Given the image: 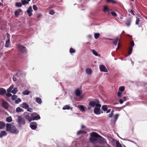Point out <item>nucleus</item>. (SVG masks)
<instances>
[{
  "label": "nucleus",
  "mask_w": 147,
  "mask_h": 147,
  "mask_svg": "<svg viewBox=\"0 0 147 147\" xmlns=\"http://www.w3.org/2000/svg\"><path fill=\"white\" fill-rule=\"evenodd\" d=\"M32 11L33 10L32 9V7L31 6H30L27 11V13L29 17H30L32 15Z\"/></svg>",
  "instance_id": "nucleus-12"
},
{
  "label": "nucleus",
  "mask_w": 147,
  "mask_h": 147,
  "mask_svg": "<svg viewBox=\"0 0 147 147\" xmlns=\"http://www.w3.org/2000/svg\"><path fill=\"white\" fill-rule=\"evenodd\" d=\"M117 47H118L119 48L120 47L119 43L118 44V46H117Z\"/></svg>",
  "instance_id": "nucleus-64"
},
{
  "label": "nucleus",
  "mask_w": 147,
  "mask_h": 147,
  "mask_svg": "<svg viewBox=\"0 0 147 147\" xmlns=\"http://www.w3.org/2000/svg\"><path fill=\"white\" fill-rule=\"evenodd\" d=\"M24 114L25 115V119L29 122H31L32 120L31 116V117H30L29 115H28L29 113L27 112H25Z\"/></svg>",
  "instance_id": "nucleus-8"
},
{
  "label": "nucleus",
  "mask_w": 147,
  "mask_h": 147,
  "mask_svg": "<svg viewBox=\"0 0 147 147\" xmlns=\"http://www.w3.org/2000/svg\"><path fill=\"white\" fill-rule=\"evenodd\" d=\"M134 41H131L130 43V46L129 48V51L128 52V55H130L131 54L133 50V47L134 46Z\"/></svg>",
  "instance_id": "nucleus-6"
},
{
  "label": "nucleus",
  "mask_w": 147,
  "mask_h": 147,
  "mask_svg": "<svg viewBox=\"0 0 147 147\" xmlns=\"http://www.w3.org/2000/svg\"><path fill=\"white\" fill-rule=\"evenodd\" d=\"M10 45V38L8 37V40L6 41L5 47H9Z\"/></svg>",
  "instance_id": "nucleus-23"
},
{
  "label": "nucleus",
  "mask_w": 147,
  "mask_h": 147,
  "mask_svg": "<svg viewBox=\"0 0 147 147\" xmlns=\"http://www.w3.org/2000/svg\"><path fill=\"white\" fill-rule=\"evenodd\" d=\"M126 98H127V97L124 96L123 98V100L124 101H125L127 100Z\"/></svg>",
  "instance_id": "nucleus-57"
},
{
  "label": "nucleus",
  "mask_w": 147,
  "mask_h": 147,
  "mask_svg": "<svg viewBox=\"0 0 147 147\" xmlns=\"http://www.w3.org/2000/svg\"><path fill=\"white\" fill-rule=\"evenodd\" d=\"M113 115V114L112 113H110L108 115V117L110 118H111Z\"/></svg>",
  "instance_id": "nucleus-55"
},
{
  "label": "nucleus",
  "mask_w": 147,
  "mask_h": 147,
  "mask_svg": "<svg viewBox=\"0 0 147 147\" xmlns=\"http://www.w3.org/2000/svg\"><path fill=\"white\" fill-rule=\"evenodd\" d=\"M13 81H16L17 80L16 78L14 77H13Z\"/></svg>",
  "instance_id": "nucleus-58"
},
{
  "label": "nucleus",
  "mask_w": 147,
  "mask_h": 147,
  "mask_svg": "<svg viewBox=\"0 0 147 147\" xmlns=\"http://www.w3.org/2000/svg\"><path fill=\"white\" fill-rule=\"evenodd\" d=\"M7 134V133L5 131H1L0 132V137L2 138L3 136H5Z\"/></svg>",
  "instance_id": "nucleus-21"
},
{
  "label": "nucleus",
  "mask_w": 147,
  "mask_h": 147,
  "mask_svg": "<svg viewBox=\"0 0 147 147\" xmlns=\"http://www.w3.org/2000/svg\"><path fill=\"white\" fill-rule=\"evenodd\" d=\"M94 112L96 115H100L101 113L100 108L97 107H95Z\"/></svg>",
  "instance_id": "nucleus-11"
},
{
  "label": "nucleus",
  "mask_w": 147,
  "mask_h": 147,
  "mask_svg": "<svg viewBox=\"0 0 147 147\" xmlns=\"http://www.w3.org/2000/svg\"><path fill=\"white\" fill-rule=\"evenodd\" d=\"M118 40L119 38H117L115 39V40L113 41V43L115 46L116 45L117 43Z\"/></svg>",
  "instance_id": "nucleus-41"
},
{
  "label": "nucleus",
  "mask_w": 147,
  "mask_h": 147,
  "mask_svg": "<svg viewBox=\"0 0 147 147\" xmlns=\"http://www.w3.org/2000/svg\"><path fill=\"white\" fill-rule=\"evenodd\" d=\"M37 124L35 122L32 123L30 125V127L32 129H35L37 127Z\"/></svg>",
  "instance_id": "nucleus-13"
},
{
  "label": "nucleus",
  "mask_w": 147,
  "mask_h": 147,
  "mask_svg": "<svg viewBox=\"0 0 147 147\" xmlns=\"http://www.w3.org/2000/svg\"><path fill=\"white\" fill-rule=\"evenodd\" d=\"M30 93V92L27 90H26L24 91L23 92V94L24 95H28Z\"/></svg>",
  "instance_id": "nucleus-36"
},
{
  "label": "nucleus",
  "mask_w": 147,
  "mask_h": 147,
  "mask_svg": "<svg viewBox=\"0 0 147 147\" xmlns=\"http://www.w3.org/2000/svg\"><path fill=\"white\" fill-rule=\"evenodd\" d=\"M22 4L23 5H25L26 4H28V2L26 1V0H21Z\"/></svg>",
  "instance_id": "nucleus-39"
},
{
  "label": "nucleus",
  "mask_w": 147,
  "mask_h": 147,
  "mask_svg": "<svg viewBox=\"0 0 147 147\" xmlns=\"http://www.w3.org/2000/svg\"><path fill=\"white\" fill-rule=\"evenodd\" d=\"M17 121L18 123V125L20 126L23 125L26 123L25 119L22 117L21 116H18Z\"/></svg>",
  "instance_id": "nucleus-3"
},
{
  "label": "nucleus",
  "mask_w": 147,
  "mask_h": 147,
  "mask_svg": "<svg viewBox=\"0 0 147 147\" xmlns=\"http://www.w3.org/2000/svg\"><path fill=\"white\" fill-rule=\"evenodd\" d=\"M33 8L34 11H36L38 9V7L36 5H33Z\"/></svg>",
  "instance_id": "nucleus-50"
},
{
  "label": "nucleus",
  "mask_w": 147,
  "mask_h": 147,
  "mask_svg": "<svg viewBox=\"0 0 147 147\" xmlns=\"http://www.w3.org/2000/svg\"><path fill=\"white\" fill-rule=\"evenodd\" d=\"M100 36V34L99 33H95L94 34V37L96 39H97Z\"/></svg>",
  "instance_id": "nucleus-34"
},
{
  "label": "nucleus",
  "mask_w": 147,
  "mask_h": 147,
  "mask_svg": "<svg viewBox=\"0 0 147 147\" xmlns=\"http://www.w3.org/2000/svg\"><path fill=\"white\" fill-rule=\"evenodd\" d=\"M15 5L18 7H21L22 6V4L20 2H17L16 3Z\"/></svg>",
  "instance_id": "nucleus-38"
},
{
  "label": "nucleus",
  "mask_w": 147,
  "mask_h": 147,
  "mask_svg": "<svg viewBox=\"0 0 147 147\" xmlns=\"http://www.w3.org/2000/svg\"><path fill=\"white\" fill-rule=\"evenodd\" d=\"M116 145L117 147H121V144L119 143V142H116Z\"/></svg>",
  "instance_id": "nucleus-46"
},
{
  "label": "nucleus",
  "mask_w": 147,
  "mask_h": 147,
  "mask_svg": "<svg viewBox=\"0 0 147 147\" xmlns=\"http://www.w3.org/2000/svg\"><path fill=\"white\" fill-rule=\"evenodd\" d=\"M75 94L77 96H78L81 94V92L79 89H78L75 90Z\"/></svg>",
  "instance_id": "nucleus-20"
},
{
  "label": "nucleus",
  "mask_w": 147,
  "mask_h": 147,
  "mask_svg": "<svg viewBox=\"0 0 147 147\" xmlns=\"http://www.w3.org/2000/svg\"><path fill=\"white\" fill-rule=\"evenodd\" d=\"M21 101V100L19 98H17L15 100V103L16 104H18Z\"/></svg>",
  "instance_id": "nucleus-42"
},
{
  "label": "nucleus",
  "mask_w": 147,
  "mask_h": 147,
  "mask_svg": "<svg viewBox=\"0 0 147 147\" xmlns=\"http://www.w3.org/2000/svg\"><path fill=\"white\" fill-rule=\"evenodd\" d=\"M86 126L83 125H82L81 126V128L82 129L85 128Z\"/></svg>",
  "instance_id": "nucleus-60"
},
{
  "label": "nucleus",
  "mask_w": 147,
  "mask_h": 147,
  "mask_svg": "<svg viewBox=\"0 0 147 147\" xmlns=\"http://www.w3.org/2000/svg\"><path fill=\"white\" fill-rule=\"evenodd\" d=\"M119 116V115L116 114L113 116L114 119L115 120V121H117Z\"/></svg>",
  "instance_id": "nucleus-43"
},
{
  "label": "nucleus",
  "mask_w": 147,
  "mask_h": 147,
  "mask_svg": "<svg viewBox=\"0 0 147 147\" xmlns=\"http://www.w3.org/2000/svg\"><path fill=\"white\" fill-rule=\"evenodd\" d=\"M6 121L8 122H11L12 121V119L11 116L8 117L6 118Z\"/></svg>",
  "instance_id": "nucleus-31"
},
{
  "label": "nucleus",
  "mask_w": 147,
  "mask_h": 147,
  "mask_svg": "<svg viewBox=\"0 0 147 147\" xmlns=\"http://www.w3.org/2000/svg\"><path fill=\"white\" fill-rule=\"evenodd\" d=\"M27 111L30 112H31L32 111V108H28Z\"/></svg>",
  "instance_id": "nucleus-54"
},
{
  "label": "nucleus",
  "mask_w": 147,
  "mask_h": 147,
  "mask_svg": "<svg viewBox=\"0 0 147 147\" xmlns=\"http://www.w3.org/2000/svg\"><path fill=\"white\" fill-rule=\"evenodd\" d=\"M6 127L7 131H9L12 133L17 134L19 132L16 127L11 124L7 123Z\"/></svg>",
  "instance_id": "nucleus-1"
},
{
  "label": "nucleus",
  "mask_w": 147,
  "mask_h": 147,
  "mask_svg": "<svg viewBox=\"0 0 147 147\" xmlns=\"http://www.w3.org/2000/svg\"><path fill=\"white\" fill-rule=\"evenodd\" d=\"M106 1L108 3H112L113 4L117 3V1L114 0H106Z\"/></svg>",
  "instance_id": "nucleus-27"
},
{
  "label": "nucleus",
  "mask_w": 147,
  "mask_h": 147,
  "mask_svg": "<svg viewBox=\"0 0 147 147\" xmlns=\"http://www.w3.org/2000/svg\"><path fill=\"white\" fill-rule=\"evenodd\" d=\"M22 107L23 108L27 109L29 107V105L25 102H23L22 104Z\"/></svg>",
  "instance_id": "nucleus-19"
},
{
  "label": "nucleus",
  "mask_w": 147,
  "mask_h": 147,
  "mask_svg": "<svg viewBox=\"0 0 147 147\" xmlns=\"http://www.w3.org/2000/svg\"><path fill=\"white\" fill-rule=\"evenodd\" d=\"M5 126V124L2 121H0V129L3 128Z\"/></svg>",
  "instance_id": "nucleus-24"
},
{
  "label": "nucleus",
  "mask_w": 147,
  "mask_h": 147,
  "mask_svg": "<svg viewBox=\"0 0 147 147\" xmlns=\"http://www.w3.org/2000/svg\"><path fill=\"white\" fill-rule=\"evenodd\" d=\"M119 102L120 104H122L123 103L124 101L123 99H120Z\"/></svg>",
  "instance_id": "nucleus-56"
},
{
  "label": "nucleus",
  "mask_w": 147,
  "mask_h": 147,
  "mask_svg": "<svg viewBox=\"0 0 147 147\" xmlns=\"http://www.w3.org/2000/svg\"><path fill=\"white\" fill-rule=\"evenodd\" d=\"M100 70L104 72H107V70L104 65H100Z\"/></svg>",
  "instance_id": "nucleus-14"
},
{
  "label": "nucleus",
  "mask_w": 147,
  "mask_h": 147,
  "mask_svg": "<svg viewBox=\"0 0 147 147\" xmlns=\"http://www.w3.org/2000/svg\"><path fill=\"white\" fill-rule=\"evenodd\" d=\"M2 107L5 109H7L8 108V103L7 102L4 100H3L2 101Z\"/></svg>",
  "instance_id": "nucleus-10"
},
{
  "label": "nucleus",
  "mask_w": 147,
  "mask_h": 147,
  "mask_svg": "<svg viewBox=\"0 0 147 147\" xmlns=\"http://www.w3.org/2000/svg\"><path fill=\"white\" fill-rule=\"evenodd\" d=\"M55 11H54V10H51L50 11H49V13L50 14H51V15H53L54 14H55Z\"/></svg>",
  "instance_id": "nucleus-48"
},
{
  "label": "nucleus",
  "mask_w": 147,
  "mask_h": 147,
  "mask_svg": "<svg viewBox=\"0 0 147 147\" xmlns=\"http://www.w3.org/2000/svg\"><path fill=\"white\" fill-rule=\"evenodd\" d=\"M114 110H112L111 111V113H112V114H113V112H114Z\"/></svg>",
  "instance_id": "nucleus-63"
},
{
  "label": "nucleus",
  "mask_w": 147,
  "mask_h": 147,
  "mask_svg": "<svg viewBox=\"0 0 147 147\" xmlns=\"http://www.w3.org/2000/svg\"><path fill=\"white\" fill-rule=\"evenodd\" d=\"M111 13L113 16L114 17H116L117 16V13L114 11L112 12Z\"/></svg>",
  "instance_id": "nucleus-49"
},
{
  "label": "nucleus",
  "mask_w": 147,
  "mask_h": 147,
  "mask_svg": "<svg viewBox=\"0 0 147 147\" xmlns=\"http://www.w3.org/2000/svg\"><path fill=\"white\" fill-rule=\"evenodd\" d=\"M86 72L87 74L90 75L92 73V71L91 69L87 68L86 69Z\"/></svg>",
  "instance_id": "nucleus-25"
},
{
  "label": "nucleus",
  "mask_w": 147,
  "mask_h": 147,
  "mask_svg": "<svg viewBox=\"0 0 147 147\" xmlns=\"http://www.w3.org/2000/svg\"><path fill=\"white\" fill-rule=\"evenodd\" d=\"M22 72L19 71L16 73L15 76H17V78H20V76L22 75Z\"/></svg>",
  "instance_id": "nucleus-28"
},
{
  "label": "nucleus",
  "mask_w": 147,
  "mask_h": 147,
  "mask_svg": "<svg viewBox=\"0 0 147 147\" xmlns=\"http://www.w3.org/2000/svg\"><path fill=\"white\" fill-rule=\"evenodd\" d=\"M16 111L17 112L19 113L23 112L24 111V110L20 108V107H18L16 108Z\"/></svg>",
  "instance_id": "nucleus-26"
},
{
  "label": "nucleus",
  "mask_w": 147,
  "mask_h": 147,
  "mask_svg": "<svg viewBox=\"0 0 147 147\" xmlns=\"http://www.w3.org/2000/svg\"><path fill=\"white\" fill-rule=\"evenodd\" d=\"M128 11H129V12H130V13H131V14H132V15H134H134H135V14H134V11H133V10H130V11H129V10H128Z\"/></svg>",
  "instance_id": "nucleus-53"
},
{
  "label": "nucleus",
  "mask_w": 147,
  "mask_h": 147,
  "mask_svg": "<svg viewBox=\"0 0 147 147\" xmlns=\"http://www.w3.org/2000/svg\"><path fill=\"white\" fill-rule=\"evenodd\" d=\"M18 90L16 88H13V90L11 92L13 93V94H15L17 92Z\"/></svg>",
  "instance_id": "nucleus-37"
},
{
  "label": "nucleus",
  "mask_w": 147,
  "mask_h": 147,
  "mask_svg": "<svg viewBox=\"0 0 147 147\" xmlns=\"http://www.w3.org/2000/svg\"><path fill=\"white\" fill-rule=\"evenodd\" d=\"M99 100H97L96 102V107L100 108L101 106V105L99 103Z\"/></svg>",
  "instance_id": "nucleus-30"
},
{
  "label": "nucleus",
  "mask_w": 147,
  "mask_h": 147,
  "mask_svg": "<svg viewBox=\"0 0 147 147\" xmlns=\"http://www.w3.org/2000/svg\"><path fill=\"white\" fill-rule=\"evenodd\" d=\"M6 92V90L2 88H0V95H3Z\"/></svg>",
  "instance_id": "nucleus-17"
},
{
  "label": "nucleus",
  "mask_w": 147,
  "mask_h": 147,
  "mask_svg": "<svg viewBox=\"0 0 147 147\" xmlns=\"http://www.w3.org/2000/svg\"><path fill=\"white\" fill-rule=\"evenodd\" d=\"M107 111L106 112V113H109L111 111V109H109L108 110H107Z\"/></svg>",
  "instance_id": "nucleus-59"
},
{
  "label": "nucleus",
  "mask_w": 147,
  "mask_h": 147,
  "mask_svg": "<svg viewBox=\"0 0 147 147\" xmlns=\"http://www.w3.org/2000/svg\"><path fill=\"white\" fill-rule=\"evenodd\" d=\"M87 132L85 131L82 130H80L78 131L77 133V135H79L81 134H86Z\"/></svg>",
  "instance_id": "nucleus-16"
},
{
  "label": "nucleus",
  "mask_w": 147,
  "mask_h": 147,
  "mask_svg": "<svg viewBox=\"0 0 147 147\" xmlns=\"http://www.w3.org/2000/svg\"><path fill=\"white\" fill-rule=\"evenodd\" d=\"M140 21V20L139 18H137L136 22V24L137 25H138L139 24V22Z\"/></svg>",
  "instance_id": "nucleus-52"
},
{
  "label": "nucleus",
  "mask_w": 147,
  "mask_h": 147,
  "mask_svg": "<svg viewBox=\"0 0 147 147\" xmlns=\"http://www.w3.org/2000/svg\"><path fill=\"white\" fill-rule=\"evenodd\" d=\"M96 102L95 101H90L88 103V110H90L92 107H94L96 105Z\"/></svg>",
  "instance_id": "nucleus-7"
},
{
  "label": "nucleus",
  "mask_w": 147,
  "mask_h": 147,
  "mask_svg": "<svg viewBox=\"0 0 147 147\" xmlns=\"http://www.w3.org/2000/svg\"><path fill=\"white\" fill-rule=\"evenodd\" d=\"M22 11L21 9H19L15 12V15L16 17H18L19 13Z\"/></svg>",
  "instance_id": "nucleus-18"
},
{
  "label": "nucleus",
  "mask_w": 147,
  "mask_h": 147,
  "mask_svg": "<svg viewBox=\"0 0 147 147\" xmlns=\"http://www.w3.org/2000/svg\"><path fill=\"white\" fill-rule=\"evenodd\" d=\"M112 10V9H109L107 5H105L104 6L103 11L104 13L107 12L109 15L110 14V11Z\"/></svg>",
  "instance_id": "nucleus-9"
},
{
  "label": "nucleus",
  "mask_w": 147,
  "mask_h": 147,
  "mask_svg": "<svg viewBox=\"0 0 147 147\" xmlns=\"http://www.w3.org/2000/svg\"><path fill=\"white\" fill-rule=\"evenodd\" d=\"M7 96L8 97L11 96H12V94H10V93H9V94H8L7 95Z\"/></svg>",
  "instance_id": "nucleus-61"
},
{
  "label": "nucleus",
  "mask_w": 147,
  "mask_h": 147,
  "mask_svg": "<svg viewBox=\"0 0 147 147\" xmlns=\"http://www.w3.org/2000/svg\"><path fill=\"white\" fill-rule=\"evenodd\" d=\"M80 110L82 112H84L85 111L84 107V106L82 105L80 106Z\"/></svg>",
  "instance_id": "nucleus-35"
},
{
  "label": "nucleus",
  "mask_w": 147,
  "mask_h": 147,
  "mask_svg": "<svg viewBox=\"0 0 147 147\" xmlns=\"http://www.w3.org/2000/svg\"><path fill=\"white\" fill-rule=\"evenodd\" d=\"M75 50L72 48H70L69 50V52L70 53H74L75 52Z\"/></svg>",
  "instance_id": "nucleus-45"
},
{
  "label": "nucleus",
  "mask_w": 147,
  "mask_h": 147,
  "mask_svg": "<svg viewBox=\"0 0 147 147\" xmlns=\"http://www.w3.org/2000/svg\"><path fill=\"white\" fill-rule=\"evenodd\" d=\"M119 91L123 92L125 90V87L124 86H121L119 87Z\"/></svg>",
  "instance_id": "nucleus-32"
},
{
  "label": "nucleus",
  "mask_w": 147,
  "mask_h": 147,
  "mask_svg": "<svg viewBox=\"0 0 147 147\" xmlns=\"http://www.w3.org/2000/svg\"><path fill=\"white\" fill-rule=\"evenodd\" d=\"M32 120H37L40 119V116L37 113H34L31 114Z\"/></svg>",
  "instance_id": "nucleus-4"
},
{
  "label": "nucleus",
  "mask_w": 147,
  "mask_h": 147,
  "mask_svg": "<svg viewBox=\"0 0 147 147\" xmlns=\"http://www.w3.org/2000/svg\"><path fill=\"white\" fill-rule=\"evenodd\" d=\"M13 88V86H11L9 88L7 89V91L8 92H10Z\"/></svg>",
  "instance_id": "nucleus-44"
},
{
  "label": "nucleus",
  "mask_w": 147,
  "mask_h": 147,
  "mask_svg": "<svg viewBox=\"0 0 147 147\" xmlns=\"http://www.w3.org/2000/svg\"><path fill=\"white\" fill-rule=\"evenodd\" d=\"M91 52L95 56H98V53L96 52L93 49L92 50Z\"/></svg>",
  "instance_id": "nucleus-40"
},
{
  "label": "nucleus",
  "mask_w": 147,
  "mask_h": 147,
  "mask_svg": "<svg viewBox=\"0 0 147 147\" xmlns=\"http://www.w3.org/2000/svg\"><path fill=\"white\" fill-rule=\"evenodd\" d=\"M132 19L131 18L127 19L126 20L125 24L127 27H129L131 25Z\"/></svg>",
  "instance_id": "nucleus-15"
},
{
  "label": "nucleus",
  "mask_w": 147,
  "mask_h": 147,
  "mask_svg": "<svg viewBox=\"0 0 147 147\" xmlns=\"http://www.w3.org/2000/svg\"><path fill=\"white\" fill-rule=\"evenodd\" d=\"M122 92L119 91L117 93V96L118 97H121L122 96Z\"/></svg>",
  "instance_id": "nucleus-47"
},
{
  "label": "nucleus",
  "mask_w": 147,
  "mask_h": 147,
  "mask_svg": "<svg viewBox=\"0 0 147 147\" xmlns=\"http://www.w3.org/2000/svg\"><path fill=\"white\" fill-rule=\"evenodd\" d=\"M18 48L20 52L23 53H26V47L22 45H19L18 47Z\"/></svg>",
  "instance_id": "nucleus-5"
},
{
  "label": "nucleus",
  "mask_w": 147,
  "mask_h": 147,
  "mask_svg": "<svg viewBox=\"0 0 147 147\" xmlns=\"http://www.w3.org/2000/svg\"><path fill=\"white\" fill-rule=\"evenodd\" d=\"M17 96L16 95H13L12 96V99L13 100H15L17 98Z\"/></svg>",
  "instance_id": "nucleus-51"
},
{
  "label": "nucleus",
  "mask_w": 147,
  "mask_h": 147,
  "mask_svg": "<svg viewBox=\"0 0 147 147\" xmlns=\"http://www.w3.org/2000/svg\"><path fill=\"white\" fill-rule=\"evenodd\" d=\"M70 109V107L68 105L64 106L62 108L63 110L69 109Z\"/></svg>",
  "instance_id": "nucleus-33"
},
{
  "label": "nucleus",
  "mask_w": 147,
  "mask_h": 147,
  "mask_svg": "<svg viewBox=\"0 0 147 147\" xmlns=\"http://www.w3.org/2000/svg\"><path fill=\"white\" fill-rule=\"evenodd\" d=\"M35 100L36 102L39 104H40L42 103V100L40 98L37 97L36 98Z\"/></svg>",
  "instance_id": "nucleus-22"
},
{
  "label": "nucleus",
  "mask_w": 147,
  "mask_h": 147,
  "mask_svg": "<svg viewBox=\"0 0 147 147\" xmlns=\"http://www.w3.org/2000/svg\"><path fill=\"white\" fill-rule=\"evenodd\" d=\"M101 109L104 111H106L107 110V105H103L102 106Z\"/></svg>",
  "instance_id": "nucleus-29"
},
{
  "label": "nucleus",
  "mask_w": 147,
  "mask_h": 147,
  "mask_svg": "<svg viewBox=\"0 0 147 147\" xmlns=\"http://www.w3.org/2000/svg\"><path fill=\"white\" fill-rule=\"evenodd\" d=\"M91 138H90V140L92 143H94L97 140V138H100V136L97 133L92 132L90 134Z\"/></svg>",
  "instance_id": "nucleus-2"
},
{
  "label": "nucleus",
  "mask_w": 147,
  "mask_h": 147,
  "mask_svg": "<svg viewBox=\"0 0 147 147\" xmlns=\"http://www.w3.org/2000/svg\"><path fill=\"white\" fill-rule=\"evenodd\" d=\"M41 16V15L40 14H38V15L37 16V18H39L40 16Z\"/></svg>",
  "instance_id": "nucleus-62"
}]
</instances>
